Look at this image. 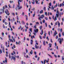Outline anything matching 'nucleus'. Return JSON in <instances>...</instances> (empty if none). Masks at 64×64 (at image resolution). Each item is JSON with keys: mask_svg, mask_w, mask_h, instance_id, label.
I'll use <instances>...</instances> for the list:
<instances>
[{"mask_svg": "<svg viewBox=\"0 0 64 64\" xmlns=\"http://www.w3.org/2000/svg\"><path fill=\"white\" fill-rule=\"evenodd\" d=\"M60 40L59 41V42L60 43V44H62V42L63 41H64V40L63 39V38H59L58 39V41Z\"/></svg>", "mask_w": 64, "mask_h": 64, "instance_id": "f257e3e1", "label": "nucleus"}, {"mask_svg": "<svg viewBox=\"0 0 64 64\" xmlns=\"http://www.w3.org/2000/svg\"><path fill=\"white\" fill-rule=\"evenodd\" d=\"M34 31L36 33L34 32L33 33V34L34 35H35V36H36V33H38V29L36 28V30H34Z\"/></svg>", "mask_w": 64, "mask_h": 64, "instance_id": "f03ea898", "label": "nucleus"}, {"mask_svg": "<svg viewBox=\"0 0 64 64\" xmlns=\"http://www.w3.org/2000/svg\"><path fill=\"white\" fill-rule=\"evenodd\" d=\"M5 13L8 15L9 16L10 15V13H9V12L8 11V9L4 11Z\"/></svg>", "mask_w": 64, "mask_h": 64, "instance_id": "7ed1b4c3", "label": "nucleus"}, {"mask_svg": "<svg viewBox=\"0 0 64 64\" xmlns=\"http://www.w3.org/2000/svg\"><path fill=\"white\" fill-rule=\"evenodd\" d=\"M12 58L13 59V60H14V62L15 61V60H16V56H15L14 57L13 56H11Z\"/></svg>", "mask_w": 64, "mask_h": 64, "instance_id": "20e7f679", "label": "nucleus"}, {"mask_svg": "<svg viewBox=\"0 0 64 64\" xmlns=\"http://www.w3.org/2000/svg\"><path fill=\"white\" fill-rule=\"evenodd\" d=\"M55 32L54 33V37H55V36H56V35L58 34V33L56 32V31L55 30Z\"/></svg>", "mask_w": 64, "mask_h": 64, "instance_id": "39448f33", "label": "nucleus"}, {"mask_svg": "<svg viewBox=\"0 0 64 64\" xmlns=\"http://www.w3.org/2000/svg\"><path fill=\"white\" fill-rule=\"evenodd\" d=\"M52 18L54 20V21H56V20H57V17L56 16L55 17V18H54V16H52Z\"/></svg>", "mask_w": 64, "mask_h": 64, "instance_id": "423d86ee", "label": "nucleus"}, {"mask_svg": "<svg viewBox=\"0 0 64 64\" xmlns=\"http://www.w3.org/2000/svg\"><path fill=\"white\" fill-rule=\"evenodd\" d=\"M63 15V12H60L59 16L60 17H61V15Z\"/></svg>", "mask_w": 64, "mask_h": 64, "instance_id": "0eeeda50", "label": "nucleus"}, {"mask_svg": "<svg viewBox=\"0 0 64 64\" xmlns=\"http://www.w3.org/2000/svg\"><path fill=\"white\" fill-rule=\"evenodd\" d=\"M41 32L40 33V34L41 35H42V34H43V30H41Z\"/></svg>", "mask_w": 64, "mask_h": 64, "instance_id": "6e6552de", "label": "nucleus"}, {"mask_svg": "<svg viewBox=\"0 0 64 64\" xmlns=\"http://www.w3.org/2000/svg\"><path fill=\"white\" fill-rule=\"evenodd\" d=\"M30 41H31L30 44L31 45H32L33 44V40H31Z\"/></svg>", "mask_w": 64, "mask_h": 64, "instance_id": "1a4fd4ad", "label": "nucleus"}, {"mask_svg": "<svg viewBox=\"0 0 64 64\" xmlns=\"http://www.w3.org/2000/svg\"><path fill=\"white\" fill-rule=\"evenodd\" d=\"M9 41H10V42H13V40L12 39H11L9 38Z\"/></svg>", "mask_w": 64, "mask_h": 64, "instance_id": "9d476101", "label": "nucleus"}, {"mask_svg": "<svg viewBox=\"0 0 64 64\" xmlns=\"http://www.w3.org/2000/svg\"><path fill=\"white\" fill-rule=\"evenodd\" d=\"M42 16H40V17H39L38 18V20H39L40 21H42V20L41 19V18H42Z\"/></svg>", "mask_w": 64, "mask_h": 64, "instance_id": "9b49d317", "label": "nucleus"}, {"mask_svg": "<svg viewBox=\"0 0 64 64\" xmlns=\"http://www.w3.org/2000/svg\"><path fill=\"white\" fill-rule=\"evenodd\" d=\"M4 9H5V6H4L3 7V8L2 9L3 13H4Z\"/></svg>", "mask_w": 64, "mask_h": 64, "instance_id": "f8f14e48", "label": "nucleus"}, {"mask_svg": "<svg viewBox=\"0 0 64 64\" xmlns=\"http://www.w3.org/2000/svg\"><path fill=\"white\" fill-rule=\"evenodd\" d=\"M5 58L6 59L4 60L5 62H6V63H7V61H8L7 60V58Z\"/></svg>", "mask_w": 64, "mask_h": 64, "instance_id": "ddd939ff", "label": "nucleus"}, {"mask_svg": "<svg viewBox=\"0 0 64 64\" xmlns=\"http://www.w3.org/2000/svg\"><path fill=\"white\" fill-rule=\"evenodd\" d=\"M35 47L36 49H38L39 48V46H37V45L36 44L35 45Z\"/></svg>", "mask_w": 64, "mask_h": 64, "instance_id": "4468645a", "label": "nucleus"}, {"mask_svg": "<svg viewBox=\"0 0 64 64\" xmlns=\"http://www.w3.org/2000/svg\"><path fill=\"white\" fill-rule=\"evenodd\" d=\"M58 27H60V23H59V22H58Z\"/></svg>", "mask_w": 64, "mask_h": 64, "instance_id": "2eb2a0df", "label": "nucleus"}, {"mask_svg": "<svg viewBox=\"0 0 64 64\" xmlns=\"http://www.w3.org/2000/svg\"><path fill=\"white\" fill-rule=\"evenodd\" d=\"M18 7H20V2H19V1H18Z\"/></svg>", "mask_w": 64, "mask_h": 64, "instance_id": "dca6fc26", "label": "nucleus"}, {"mask_svg": "<svg viewBox=\"0 0 64 64\" xmlns=\"http://www.w3.org/2000/svg\"><path fill=\"white\" fill-rule=\"evenodd\" d=\"M43 13V11L42 10L41 11H40V14H42Z\"/></svg>", "mask_w": 64, "mask_h": 64, "instance_id": "f3484780", "label": "nucleus"}, {"mask_svg": "<svg viewBox=\"0 0 64 64\" xmlns=\"http://www.w3.org/2000/svg\"><path fill=\"white\" fill-rule=\"evenodd\" d=\"M58 8H57L56 10V13H58V14H59V11H58Z\"/></svg>", "mask_w": 64, "mask_h": 64, "instance_id": "a211bd4d", "label": "nucleus"}, {"mask_svg": "<svg viewBox=\"0 0 64 64\" xmlns=\"http://www.w3.org/2000/svg\"><path fill=\"white\" fill-rule=\"evenodd\" d=\"M49 47L51 48L52 47V44H49Z\"/></svg>", "mask_w": 64, "mask_h": 64, "instance_id": "6ab92c4d", "label": "nucleus"}, {"mask_svg": "<svg viewBox=\"0 0 64 64\" xmlns=\"http://www.w3.org/2000/svg\"><path fill=\"white\" fill-rule=\"evenodd\" d=\"M33 38H35V36L34 35H33V36H31V38L32 39H33Z\"/></svg>", "mask_w": 64, "mask_h": 64, "instance_id": "aec40b11", "label": "nucleus"}, {"mask_svg": "<svg viewBox=\"0 0 64 64\" xmlns=\"http://www.w3.org/2000/svg\"><path fill=\"white\" fill-rule=\"evenodd\" d=\"M22 24H25V22L24 21V20H22Z\"/></svg>", "mask_w": 64, "mask_h": 64, "instance_id": "412c9836", "label": "nucleus"}, {"mask_svg": "<svg viewBox=\"0 0 64 64\" xmlns=\"http://www.w3.org/2000/svg\"><path fill=\"white\" fill-rule=\"evenodd\" d=\"M43 44L44 46L46 45V44H45V41H44L43 42Z\"/></svg>", "mask_w": 64, "mask_h": 64, "instance_id": "4be33fe9", "label": "nucleus"}, {"mask_svg": "<svg viewBox=\"0 0 64 64\" xmlns=\"http://www.w3.org/2000/svg\"><path fill=\"white\" fill-rule=\"evenodd\" d=\"M56 15L57 18H58V17H59V14H56Z\"/></svg>", "mask_w": 64, "mask_h": 64, "instance_id": "5701e85b", "label": "nucleus"}, {"mask_svg": "<svg viewBox=\"0 0 64 64\" xmlns=\"http://www.w3.org/2000/svg\"><path fill=\"white\" fill-rule=\"evenodd\" d=\"M30 31L31 32H32V28H30Z\"/></svg>", "mask_w": 64, "mask_h": 64, "instance_id": "b1692460", "label": "nucleus"}, {"mask_svg": "<svg viewBox=\"0 0 64 64\" xmlns=\"http://www.w3.org/2000/svg\"><path fill=\"white\" fill-rule=\"evenodd\" d=\"M25 16H26V20L27 21L28 20V16L26 15H25Z\"/></svg>", "mask_w": 64, "mask_h": 64, "instance_id": "393cba45", "label": "nucleus"}, {"mask_svg": "<svg viewBox=\"0 0 64 64\" xmlns=\"http://www.w3.org/2000/svg\"><path fill=\"white\" fill-rule=\"evenodd\" d=\"M22 6H20V7L18 8V10H19L20 9H22Z\"/></svg>", "mask_w": 64, "mask_h": 64, "instance_id": "a878e982", "label": "nucleus"}, {"mask_svg": "<svg viewBox=\"0 0 64 64\" xmlns=\"http://www.w3.org/2000/svg\"><path fill=\"white\" fill-rule=\"evenodd\" d=\"M42 22L44 23H45V20L44 19L43 20H42Z\"/></svg>", "mask_w": 64, "mask_h": 64, "instance_id": "bb28decb", "label": "nucleus"}, {"mask_svg": "<svg viewBox=\"0 0 64 64\" xmlns=\"http://www.w3.org/2000/svg\"><path fill=\"white\" fill-rule=\"evenodd\" d=\"M30 54H33V51L32 50H31V51L30 52Z\"/></svg>", "mask_w": 64, "mask_h": 64, "instance_id": "cd10ccee", "label": "nucleus"}, {"mask_svg": "<svg viewBox=\"0 0 64 64\" xmlns=\"http://www.w3.org/2000/svg\"><path fill=\"white\" fill-rule=\"evenodd\" d=\"M49 6H51L52 5V4H51V2H50V3L49 4Z\"/></svg>", "mask_w": 64, "mask_h": 64, "instance_id": "c85d7f7f", "label": "nucleus"}, {"mask_svg": "<svg viewBox=\"0 0 64 64\" xmlns=\"http://www.w3.org/2000/svg\"><path fill=\"white\" fill-rule=\"evenodd\" d=\"M44 11H46V7H44Z\"/></svg>", "mask_w": 64, "mask_h": 64, "instance_id": "c756f323", "label": "nucleus"}, {"mask_svg": "<svg viewBox=\"0 0 64 64\" xmlns=\"http://www.w3.org/2000/svg\"><path fill=\"white\" fill-rule=\"evenodd\" d=\"M1 53H2V50H1V49L0 50V54H1Z\"/></svg>", "mask_w": 64, "mask_h": 64, "instance_id": "7c9ffc66", "label": "nucleus"}, {"mask_svg": "<svg viewBox=\"0 0 64 64\" xmlns=\"http://www.w3.org/2000/svg\"><path fill=\"white\" fill-rule=\"evenodd\" d=\"M40 30H41V29H42V26H40Z\"/></svg>", "mask_w": 64, "mask_h": 64, "instance_id": "2f4dec72", "label": "nucleus"}, {"mask_svg": "<svg viewBox=\"0 0 64 64\" xmlns=\"http://www.w3.org/2000/svg\"><path fill=\"white\" fill-rule=\"evenodd\" d=\"M45 19L46 20H48V18L46 17H45Z\"/></svg>", "mask_w": 64, "mask_h": 64, "instance_id": "473e14b6", "label": "nucleus"}, {"mask_svg": "<svg viewBox=\"0 0 64 64\" xmlns=\"http://www.w3.org/2000/svg\"><path fill=\"white\" fill-rule=\"evenodd\" d=\"M59 37H61V34L60 33H59Z\"/></svg>", "mask_w": 64, "mask_h": 64, "instance_id": "72a5a7b5", "label": "nucleus"}, {"mask_svg": "<svg viewBox=\"0 0 64 64\" xmlns=\"http://www.w3.org/2000/svg\"><path fill=\"white\" fill-rule=\"evenodd\" d=\"M26 53H28V50H27V49L26 48Z\"/></svg>", "mask_w": 64, "mask_h": 64, "instance_id": "f704fd0d", "label": "nucleus"}, {"mask_svg": "<svg viewBox=\"0 0 64 64\" xmlns=\"http://www.w3.org/2000/svg\"><path fill=\"white\" fill-rule=\"evenodd\" d=\"M36 4H38V1L37 0H36L35 1Z\"/></svg>", "mask_w": 64, "mask_h": 64, "instance_id": "c9c22d12", "label": "nucleus"}, {"mask_svg": "<svg viewBox=\"0 0 64 64\" xmlns=\"http://www.w3.org/2000/svg\"><path fill=\"white\" fill-rule=\"evenodd\" d=\"M45 24L46 25V26L47 27V22H46L45 23Z\"/></svg>", "mask_w": 64, "mask_h": 64, "instance_id": "e433bc0d", "label": "nucleus"}, {"mask_svg": "<svg viewBox=\"0 0 64 64\" xmlns=\"http://www.w3.org/2000/svg\"><path fill=\"white\" fill-rule=\"evenodd\" d=\"M22 64H23V63L24 64H25V62H23V61H22Z\"/></svg>", "mask_w": 64, "mask_h": 64, "instance_id": "4c0bfd02", "label": "nucleus"}, {"mask_svg": "<svg viewBox=\"0 0 64 64\" xmlns=\"http://www.w3.org/2000/svg\"><path fill=\"white\" fill-rule=\"evenodd\" d=\"M48 56L51 57V58H52V56H51L49 54H48Z\"/></svg>", "mask_w": 64, "mask_h": 64, "instance_id": "58836bf2", "label": "nucleus"}, {"mask_svg": "<svg viewBox=\"0 0 64 64\" xmlns=\"http://www.w3.org/2000/svg\"><path fill=\"white\" fill-rule=\"evenodd\" d=\"M8 21H10L11 20H10V18H8Z\"/></svg>", "mask_w": 64, "mask_h": 64, "instance_id": "ea45409f", "label": "nucleus"}, {"mask_svg": "<svg viewBox=\"0 0 64 64\" xmlns=\"http://www.w3.org/2000/svg\"><path fill=\"white\" fill-rule=\"evenodd\" d=\"M36 24H38V25L39 23V22H36Z\"/></svg>", "mask_w": 64, "mask_h": 64, "instance_id": "a19ab883", "label": "nucleus"}, {"mask_svg": "<svg viewBox=\"0 0 64 64\" xmlns=\"http://www.w3.org/2000/svg\"><path fill=\"white\" fill-rule=\"evenodd\" d=\"M45 15L46 16H47V13L46 12H45Z\"/></svg>", "mask_w": 64, "mask_h": 64, "instance_id": "79ce46f5", "label": "nucleus"}, {"mask_svg": "<svg viewBox=\"0 0 64 64\" xmlns=\"http://www.w3.org/2000/svg\"><path fill=\"white\" fill-rule=\"evenodd\" d=\"M20 28H21V26H20V27L18 28V30H19V29H20Z\"/></svg>", "mask_w": 64, "mask_h": 64, "instance_id": "37998d69", "label": "nucleus"}, {"mask_svg": "<svg viewBox=\"0 0 64 64\" xmlns=\"http://www.w3.org/2000/svg\"><path fill=\"white\" fill-rule=\"evenodd\" d=\"M8 45V44L7 43V42H6V46H7Z\"/></svg>", "mask_w": 64, "mask_h": 64, "instance_id": "c03bdc74", "label": "nucleus"}, {"mask_svg": "<svg viewBox=\"0 0 64 64\" xmlns=\"http://www.w3.org/2000/svg\"><path fill=\"white\" fill-rule=\"evenodd\" d=\"M35 14H34L33 15V17H35Z\"/></svg>", "mask_w": 64, "mask_h": 64, "instance_id": "a18cd8bd", "label": "nucleus"}, {"mask_svg": "<svg viewBox=\"0 0 64 64\" xmlns=\"http://www.w3.org/2000/svg\"><path fill=\"white\" fill-rule=\"evenodd\" d=\"M9 58L10 59L11 58V56H10V54H9Z\"/></svg>", "mask_w": 64, "mask_h": 64, "instance_id": "49530a36", "label": "nucleus"}, {"mask_svg": "<svg viewBox=\"0 0 64 64\" xmlns=\"http://www.w3.org/2000/svg\"><path fill=\"white\" fill-rule=\"evenodd\" d=\"M60 32H62V29L61 28L60 30Z\"/></svg>", "mask_w": 64, "mask_h": 64, "instance_id": "de8ad7c7", "label": "nucleus"}, {"mask_svg": "<svg viewBox=\"0 0 64 64\" xmlns=\"http://www.w3.org/2000/svg\"><path fill=\"white\" fill-rule=\"evenodd\" d=\"M13 53L14 54H16V52H15L14 51H13Z\"/></svg>", "mask_w": 64, "mask_h": 64, "instance_id": "09e8293b", "label": "nucleus"}, {"mask_svg": "<svg viewBox=\"0 0 64 64\" xmlns=\"http://www.w3.org/2000/svg\"><path fill=\"white\" fill-rule=\"evenodd\" d=\"M15 9L16 11H17V10H18V8L17 7H16V8Z\"/></svg>", "mask_w": 64, "mask_h": 64, "instance_id": "8fccbe9b", "label": "nucleus"}, {"mask_svg": "<svg viewBox=\"0 0 64 64\" xmlns=\"http://www.w3.org/2000/svg\"><path fill=\"white\" fill-rule=\"evenodd\" d=\"M22 15L23 16H24V12H23L22 13Z\"/></svg>", "mask_w": 64, "mask_h": 64, "instance_id": "3c124183", "label": "nucleus"}, {"mask_svg": "<svg viewBox=\"0 0 64 64\" xmlns=\"http://www.w3.org/2000/svg\"><path fill=\"white\" fill-rule=\"evenodd\" d=\"M48 34L49 36H50V32H48Z\"/></svg>", "mask_w": 64, "mask_h": 64, "instance_id": "603ef678", "label": "nucleus"}, {"mask_svg": "<svg viewBox=\"0 0 64 64\" xmlns=\"http://www.w3.org/2000/svg\"><path fill=\"white\" fill-rule=\"evenodd\" d=\"M3 27L4 28H5V25H4V24H3Z\"/></svg>", "mask_w": 64, "mask_h": 64, "instance_id": "864d4df0", "label": "nucleus"}, {"mask_svg": "<svg viewBox=\"0 0 64 64\" xmlns=\"http://www.w3.org/2000/svg\"><path fill=\"white\" fill-rule=\"evenodd\" d=\"M35 10V8H34L33 9H32V11H34Z\"/></svg>", "mask_w": 64, "mask_h": 64, "instance_id": "5fc2aeb1", "label": "nucleus"}, {"mask_svg": "<svg viewBox=\"0 0 64 64\" xmlns=\"http://www.w3.org/2000/svg\"><path fill=\"white\" fill-rule=\"evenodd\" d=\"M58 36H56V39H58Z\"/></svg>", "mask_w": 64, "mask_h": 64, "instance_id": "6e6d98bb", "label": "nucleus"}, {"mask_svg": "<svg viewBox=\"0 0 64 64\" xmlns=\"http://www.w3.org/2000/svg\"><path fill=\"white\" fill-rule=\"evenodd\" d=\"M50 41L52 43H53V41H52V39H50Z\"/></svg>", "mask_w": 64, "mask_h": 64, "instance_id": "4d7b16f0", "label": "nucleus"}, {"mask_svg": "<svg viewBox=\"0 0 64 64\" xmlns=\"http://www.w3.org/2000/svg\"><path fill=\"white\" fill-rule=\"evenodd\" d=\"M40 39H42V37H41V36H40Z\"/></svg>", "mask_w": 64, "mask_h": 64, "instance_id": "13d9d810", "label": "nucleus"}, {"mask_svg": "<svg viewBox=\"0 0 64 64\" xmlns=\"http://www.w3.org/2000/svg\"><path fill=\"white\" fill-rule=\"evenodd\" d=\"M5 20H3V23H5Z\"/></svg>", "mask_w": 64, "mask_h": 64, "instance_id": "bf43d9fd", "label": "nucleus"}, {"mask_svg": "<svg viewBox=\"0 0 64 64\" xmlns=\"http://www.w3.org/2000/svg\"><path fill=\"white\" fill-rule=\"evenodd\" d=\"M55 3H56L55 1V0L54 1L53 4H55Z\"/></svg>", "mask_w": 64, "mask_h": 64, "instance_id": "052dcab7", "label": "nucleus"}, {"mask_svg": "<svg viewBox=\"0 0 64 64\" xmlns=\"http://www.w3.org/2000/svg\"><path fill=\"white\" fill-rule=\"evenodd\" d=\"M5 25H7L8 24V23L6 22H5Z\"/></svg>", "mask_w": 64, "mask_h": 64, "instance_id": "680f3d73", "label": "nucleus"}, {"mask_svg": "<svg viewBox=\"0 0 64 64\" xmlns=\"http://www.w3.org/2000/svg\"><path fill=\"white\" fill-rule=\"evenodd\" d=\"M29 4H31V2H30V1H29Z\"/></svg>", "mask_w": 64, "mask_h": 64, "instance_id": "e2e57ef3", "label": "nucleus"}, {"mask_svg": "<svg viewBox=\"0 0 64 64\" xmlns=\"http://www.w3.org/2000/svg\"><path fill=\"white\" fill-rule=\"evenodd\" d=\"M16 58H19V56H16Z\"/></svg>", "mask_w": 64, "mask_h": 64, "instance_id": "0e129e2a", "label": "nucleus"}, {"mask_svg": "<svg viewBox=\"0 0 64 64\" xmlns=\"http://www.w3.org/2000/svg\"><path fill=\"white\" fill-rule=\"evenodd\" d=\"M40 23L42 25V22L41 21H40Z\"/></svg>", "mask_w": 64, "mask_h": 64, "instance_id": "69168bd1", "label": "nucleus"}, {"mask_svg": "<svg viewBox=\"0 0 64 64\" xmlns=\"http://www.w3.org/2000/svg\"><path fill=\"white\" fill-rule=\"evenodd\" d=\"M62 36H64V32H63L62 33Z\"/></svg>", "mask_w": 64, "mask_h": 64, "instance_id": "338daca9", "label": "nucleus"}, {"mask_svg": "<svg viewBox=\"0 0 64 64\" xmlns=\"http://www.w3.org/2000/svg\"><path fill=\"white\" fill-rule=\"evenodd\" d=\"M12 14L13 15V16H15V14H14V13H12Z\"/></svg>", "mask_w": 64, "mask_h": 64, "instance_id": "774afa93", "label": "nucleus"}]
</instances>
